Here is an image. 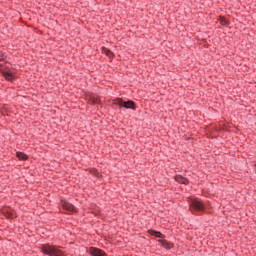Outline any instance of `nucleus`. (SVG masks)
<instances>
[{
  "instance_id": "nucleus-11",
  "label": "nucleus",
  "mask_w": 256,
  "mask_h": 256,
  "mask_svg": "<svg viewBox=\"0 0 256 256\" xmlns=\"http://www.w3.org/2000/svg\"><path fill=\"white\" fill-rule=\"evenodd\" d=\"M16 157L19 159V161H27V159H29V156H27V154L24 152H17Z\"/></svg>"
},
{
  "instance_id": "nucleus-10",
  "label": "nucleus",
  "mask_w": 256,
  "mask_h": 256,
  "mask_svg": "<svg viewBox=\"0 0 256 256\" xmlns=\"http://www.w3.org/2000/svg\"><path fill=\"white\" fill-rule=\"evenodd\" d=\"M3 77H4V79H6V81H10V82L15 81V76L11 72L4 71Z\"/></svg>"
},
{
  "instance_id": "nucleus-13",
  "label": "nucleus",
  "mask_w": 256,
  "mask_h": 256,
  "mask_svg": "<svg viewBox=\"0 0 256 256\" xmlns=\"http://www.w3.org/2000/svg\"><path fill=\"white\" fill-rule=\"evenodd\" d=\"M90 173L94 177H97V179L101 178V173H99L98 169L92 168V169H90Z\"/></svg>"
},
{
  "instance_id": "nucleus-7",
  "label": "nucleus",
  "mask_w": 256,
  "mask_h": 256,
  "mask_svg": "<svg viewBox=\"0 0 256 256\" xmlns=\"http://www.w3.org/2000/svg\"><path fill=\"white\" fill-rule=\"evenodd\" d=\"M174 179L177 183H180L181 185H189V179L181 174L175 175Z\"/></svg>"
},
{
  "instance_id": "nucleus-9",
  "label": "nucleus",
  "mask_w": 256,
  "mask_h": 256,
  "mask_svg": "<svg viewBox=\"0 0 256 256\" xmlns=\"http://www.w3.org/2000/svg\"><path fill=\"white\" fill-rule=\"evenodd\" d=\"M149 235H152L153 237H157V239H165V235L159 231L150 229L148 230Z\"/></svg>"
},
{
  "instance_id": "nucleus-6",
  "label": "nucleus",
  "mask_w": 256,
  "mask_h": 256,
  "mask_svg": "<svg viewBox=\"0 0 256 256\" xmlns=\"http://www.w3.org/2000/svg\"><path fill=\"white\" fill-rule=\"evenodd\" d=\"M158 243L161 245V247H163L164 249H173V247H175V245L173 244V242H169L167 240H165V238L163 239H159Z\"/></svg>"
},
{
  "instance_id": "nucleus-16",
  "label": "nucleus",
  "mask_w": 256,
  "mask_h": 256,
  "mask_svg": "<svg viewBox=\"0 0 256 256\" xmlns=\"http://www.w3.org/2000/svg\"><path fill=\"white\" fill-rule=\"evenodd\" d=\"M5 59H6L5 53L0 52V61H5Z\"/></svg>"
},
{
  "instance_id": "nucleus-12",
  "label": "nucleus",
  "mask_w": 256,
  "mask_h": 256,
  "mask_svg": "<svg viewBox=\"0 0 256 256\" xmlns=\"http://www.w3.org/2000/svg\"><path fill=\"white\" fill-rule=\"evenodd\" d=\"M219 21L223 27H229V25H230L229 20H227V18H225V16H220Z\"/></svg>"
},
{
  "instance_id": "nucleus-15",
  "label": "nucleus",
  "mask_w": 256,
  "mask_h": 256,
  "mask_svg": "<svg viewBox=\"0 0 256 256\" xmlns=\"http://www.w3.org/2000/svg\"><path fill=\"white\" fill-rule=\"evenodd\" d=\"M103 51L107 55V57H109V58L113 57V52H111V50L103 47Z\"/></svg>"
},
{
  "instance_id": "nucleus-14",
  "label": "nucleus",
  "mask_w": 256,
  "mask_h": 256,
  "mask_svg": "<svg viewBox=\"0 0 256 256\" xmlns=\"http://www.w3.org/2000/svg\"><path fill=\"white\" fill-rule=\"evenodd\" d=\"M3 214L8 218V219H13L14 214L13 211H9V210H4Z\"/></svg>"
},
{
  "instance_id": "nucleus-4",
  "label": "nucleus",
  "mask_w": 256,
  "mask_h": 256,
  "mask_svg": "<svg viewBox=\"0 0 256 256\" xmlns=\"http://www.w3.org/2000/svg\"><path fill=\"white\" fill-rule=\"evenodd\" d=\"M88 253L91 256H107V253H105V251L96 247H90Z\"/></svg>"
},
{
  "instance_id": "nucleus-1",
  "label": "nucleus",
  "mask_w": 256,
  "mask_h": 256,
  "mask_svg": "<svg viewBox=\"0 0 256 256\" xmlns=\"http://www.w3.org/2000/svg\"><path fill=\"white\" fill-rule=\"evenodd\" d=\"M112 105L119 107V109H132V111H135L137 109V104L133 100H123V98H116L113 100Z\"/></svg>"
},
{
  "instance_id": "nucleus-2",
  "label": "nucleus",
  "mask_w": 256,
  "mask_h": 256,
  "mask_svg": "<svg viewBox=\"0 0 256 256\" xmlns=\"http://www.w3.org/2000/svg\"><path fill=\"white\" fill-rule=\"evenodd\" d=\"M42 253L48 256H65L63 251L59 249V246L51 245V244H43Z\"/></svg>"
},
{
  "instance_id": "nucleus-3",
  "label": "nucleus",
  "mask_w": 256,
  "mask_h": 256,
  "mask_svg": "<svg viewBox=\"0 0 256 256\" xmlns=\"http://www.w3.org/2000/svg\"><path fill=\"white\" fill-rule=\"evenodd\" d=\"M190 211L195 215V213H203L205 211V204L197 198L192 199L190 202Z\"/></svg>"
},
{
  "instance_id": "nucleus-5",
  "label": "nucleus",
  "mask_w": 256,
  "mask_h": 256,
  "mask_svg": "<svg viewBox=\"0 0 256 256\" xmlns=\"http://www.w3.org/2000/svg\"><path fill=\"white\" fill-rule=\"evenodd\" d=\"M61 205L65 211H69L70 213H75L76 211L75 206L65 200H61Z\"/></svg>"
},
{
  "instance_id": "nucleus-8",
  "label": "nucleus",
  "mask_w": 256,
  "mask_h": 256,
  "mask_svg": "<svg viewBox=\"0 0 256 256\" xmlns=\"http://www.w3.org/2000/svg\"><path fill=\"white\" fill-rule=\"evenodd\" d=\"M86 101H88L89 105H97L99 103V98L95 96V94H91L86 96Z\"/></svg>"
}]
</instances>
